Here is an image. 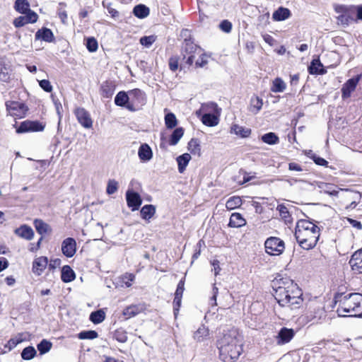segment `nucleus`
<instances>
[{
	"label": "nucleus",
	"mask_w": 362,
	"mask_h": 362,
	"mask_svg": "<svg viewBox=\"0 0 362 362\" xmlns=\"http://www.w3.org/2000/svg\"><path fill=\"white\" fill-rule=\"evenodd\" d=\"M102 94L104 97L110 98L112 96L113 91L107 83H105L101 86Z\"/></svg>",
	"instance_id": "4d7b16f0"
},
{
	"label": "nucleus",
	"mask_w": 362,
	"mask_h": 362,
	"mask_svg": "<svg viewBox=\"0 0 362 362\" xmlns=\"http://www.w3.org/2000/svg\"><path fill=\"white\" fill-rule=\"evenodd\" d=\"M23 341V339L22 335L19 334V335L11 339L8 341L7 344L6 345V347L8 348L9 350H11L13 348H15L17 346V344L22 342Z\"/></svg>",
	"instance_id": "09e8293b"
},
{
	"label": "nucleus",
	"mask_w": 362,
	"mask_h": 362,
	"mask_svg": "<svg viewBox=\"0 0 362 362\" xmlns=\"http://www.w3.org/2000/svg\"><path fill=\"white\" fill-rule=\"evenodd\" d=\"M193 339L199 343L210 339V331L208 327L201 325L193 334Z\"/></svg>",
	"instance_id": "f3484780"
},
{
	"label": "nucleus",
	"mask_w": 362,
	"mask_h": 362,
	"mask_svg": "<svg viewBox=\"0 0 362 362\" xmlns=\"http://www.w3.org/2000/svg\"><path fill=\"white\" fill-rule=\"evenodd\" d=\"M45 127V124L39 121L25 120L21 122L20 126L16 128V132L18 134H23L42 132Z\"/></svg>",
	"instance_id": "0eeeda50"
},
{
	"label": "nucleus",
	"mask_w": 362,
	"mask_h": 362,
	"mask_svg": "<svg viewBox=\"0 0 362 362\" xmlns=\"http://www.w3.org/2000/svg\"><path fill=\"white\" fill-rule=\"evenodd\" d=\"M337 312L341 317H361L362 294L354 293L344 296Z\"/></svg>",
	"instance_id": "20e7f679"
},
{
	"label": "nucleus",
	"mask_w": 362,
	"mask_h": 362,
	"mask_svg": "<svg viewBox=\"0 0 362 362\" xmlns=\"http://www.w3.org/2000/svg\"><path fill=\"white\" fill-rule=\"evenodd\" d=\"M40 86L46 92L50 93L52 90V86L48 80L40 81Z\"/></svg>",
	"instance_id": "052dcab7"
},
{
	"label": "nucleus",
	"mask_w": 362,
	"mask_h": 362,
	"mask_svg": "<svg viewBox=\"0 0 362 362\" xmlns=\"http://www.w3.org/2000/svg\"><path fill=\"white\" fill-rule=\"evenodd\" d=\"M185 280L181 279L177 284V289L175 293V296L182 297V294L185 290Z\"/></svg>",
	"instance_id": "680f3d73"
},
{
	"label": "nucleus",
	"mask_w": 362,
	"mask_h": 362,
	"mask_svg": "<svg viewBox=\"0 0 362 362\" xmlns=\"http://www.w3.org/2000/svg\"><path fill=\"white\" fill-rule=\"evenodd\" d=\"M353 19L354 18L351 16L349 11L341 13L337 17L338 22L342 25H348L350 21Z\"/></svg>",
	"instance_id": "3c124183"
},
{
	"label": "nucleus",
	"mask_w": 362,
	"mask_h": 362,
	"mask_svg": "<svg viewBox=\"0 0 362 362\" xmlns=\"http://www.w3.org/2000/svg\"><path fill=\"white\" fill-rule=\"evenodd\" d=\"M288 170L300 172V171H303V168L301 167L300 165L293 162V163H288Z\"/></svg>",
	"instance_id": "774afa93"
},
{
	"label": "nucleus",
	"mask_w": 362,
	"mask_h": 362,
	"mask_svg": "<svg viewBox=\"0 0 362 362\" xmlns=\"http://www.w3.org/2000/svg\"><path fill=\"white\" fill-rule=\"evenodd\" d=\"M86 47L90 52H95L98 47L97 40L94 37L88 38L86 42Z\"/></svg>",
	"instance_id": "603ef678"
},
{
	"label": "nucleus",
	"mask_w": 362,
	"mask_h": 362,
	"mask_svg": "<svg viewBox=\"0 0 362 362\" xmlns=\"http://www.w3.org/2000/svg\"><path fill=\"white\" fill-rule=\"evenodd\" d=\"M313 160L318 165L327 166L328 165V162L326 160L317 156H313Z\"/></svg>",
	"instance_id": "69168bd1"
},
{
	"label": "nucleus",
	"mask_w": 362,
	"mask_h": 362,
	"mask_svg": "<svg viewBox=\"0 0 362 362\" xmlns=\"http://www.w3.org/2000/svg\"><path fill=\"white\" fill-rule=\"evenodd\" d=\"M218 293V288L215 285H214L213 288H212V296L211 298V305H213V306L217 305L216 297H217Z\"/></svg>",
	"instance_id": "338daca9"
},
{
	"label": "nucleus",
	"mask_w": 362,
	"mask_h": 362,
	"mask_svg": "<svg viewBox=\"0 0 362 362\" xmlns=\"http://www.w3.org/2000/svg\"><path fill=\"white\" fill-rule=\"evenodd\" d=\"M14 7L18 12L22 14H25L32 11L30 9V4L27 0H16Z\"/></svg>",
	"instance_id": "2f4dec72"
},
{
	"label": "nucleus",
	"mask_w": 362,
	"mask_h": 362,
	"mask_svg": "<svg viewBox=\"0 0 362 362\" xmlns=\"http://www.w3.org/2000/svg\"><path fill=\"white\" fill-rule=\"evenodd\" d=\"M263 106V100L257 95H253L250 100V105L248 107L249 111L257 115Z\"/></svg>",
	"instance_id": "4be33fe9"
},
{
	"label": "nucleus",
	"mask_w": 362,
	"mask_h": 362,
	"mask_svg": "<svg viewBox=\"0 0 362 362\" xmlns=\"http://www.w3.org/2000/svg\"><path fill=\"white\" fill-rule=\"evenodd\" d=\"M184 135V129L182 127H177L176 128L170 135V139H169V144L170 146H175L180 139Z\"/></svg>",
	"instance_id": "7c9ffc66"
},
{
	"label": "nucleus",
	"mask_w": 362,
	"mask_h": 362,
	"mask_svg": "<svg viewBox=\"0 0 362 362\" xmlns=\"http://www.w3.org/2000/svg\"><path fill=\"white\" fill-rule=\"evenodd\" d=\"M221 109L218 108V105L215 103H203L200 108L196 111V115L199 117L201 115L205 114H216L220 115Z\"/></svg>",
	"instance_id": "4468645a"
},
{
	"label": "nucleus",
	"mask_w": 362,
	"mask_h": 362,
	"mask_svg": "<svg viewBox=\"0 0 362 362\" xmlns=\"http://www.w3.org/2000/svg\"><path fill=\"white\" fill-rule=\"evenodd\" d=\"M48 264V259L46 257H39L35 259L33 263V272L37 276L42 274Z\"/></svg>",
	"instance_id": "2eb2a0df"
},
{
	"label": "nucleus",
	"mask_w": 362,
	"mask_h": 362,
	"mask_svg": "<svg viewBox=\"0 0 362 362\" xmlns=\"http://www.w3.org/2000/svg\"><path fill=\"white\" fill-rule=\"evenodd\" d=\"M219 28L223 32L228 33L231 31L232 23L227 20H224L220 23Z\"/></svg>",
	"instance_id": "13d9d810"
},
{
	"label": "nucleus",
	"mask_w": 362,
	"mask_h": 362,
	"mask_svg": "<svg viewBox=\"0 0 362 362\" xmlns=\"http://www.w3.org/2000/svg\"><path fill=\"white\" fill-rule=\"evenodd\" d=\"M169 67L173 71L178 69V59L177 57H171L169 60Z\"/></svg>",
	"instance_id": "0e129e2a"
},
{
	"label": "nucleus",
	"mask_w": 362,
	"mask_h": 362,
	"mask_svg": "<svg viewBox=\"0 0 362 362\" xmlns=\"http://www.w3.org/2000/svg\"><path fill=\"white\" fill-rule=\"evenodd\" d=\"M135 276L132 274H127L123 277V282L126 285L127 287H130L132 286V282L134 281Z\"/></svg>",
	"instance_id": "e2e57ef3"
},
{
	"label": "nucleus",
	"mask_w": 362,
	"mask_h": 362,
	"mask_svg": "<svg viewBox=\"0 0 362 362\" xmlns=\"http://www.w3.org/2000/svg\"><path fill=\"white\" fill-rule=\"evenodd\" d=\"M219 115L216 114H205L201 115V120L202 123L208 127H215L218 124Z\"/></svg>",
	"instance_id": "a878e982"
},
{
	"label": "nucleus",
	"mask_w": 362,
	"mask_h": 362,
	"mask_svg": "<svg viewBox=\"0 0 362 362\" xmlns=\"http://www.w3.org/2000/svg\"><path fill=\"white\" fill-rule=\"evenodd\" d=\"M6 106L10 115L19 118L25 117L28 110L24 103L17 101H8Z\"/></svg>",
	"instance_id": "6e6552de"
},
{
	"label": "nucleus",
	"mask_w": 362,
	"mask_h": 362,
	"mask_svg": "<svg viewBox=\"0 0 362 362\" xmlns=\"http://www.w3.org/2000/svg\"><path fill=\"white\" fill-rule=\"evenodd\" d=\"M277 210L279 212V214L281 217L286 221V222H290L291 221V216L290 213L288 211V209L286 206L284 205H279L277 206Z\"/></svg>",
	"instance_id": "a18cd8bd"
},
{
	"label": "nucleus",
	"mask_w": 362,
	"mask_h": 362,
	"mask_svg": "<svg viewBox=\"0 0 362 362\" xmlns=\"http://www.w3.org/2000/svg\"><path fill=\"white\" fill-rule=\"evenodd\" d=\"M165 124L168 129H173L177 125V119L174 113L169 112L165 115Z\"/></svg>",
	"instance_id": "58836bf2"
},
{
	"label": "nucleus",
	"mask_w": 362,
	"mask_h": 362,
	"mask_svg": "<svg viewBox=\"0 0 362 362\" xmlns=\"http://www.w3.org/2000/svg\"><path fill=\"white\" fill-rule=\"evenodd\" d=\"M118 182L115 180H110L107 183L106 192L108 194H112L117 191Z\"/></svg>",
	"instance_id": "8fccbe9b"
},
{
	"label": "nucleus",
	"mask_w": 362,
	"mask_h": 362,
	"mask_svg": "<svg viewBox=\"0 0 362 362\" xmlns=\"http://www.w3.org/2000/svg\"><path fill=\"white\" fill-rule=\"evenodd\" d=\"M126 201L127 206L131 208L133 211L138 210L142 204V199L139 194L132 189L127 191Z\"/></svg>",
	"instance_id": "9d476101"
},
{
	"label": "nucleus",
	"mask_w": 362,
	"mask_h": 362,
	"mask_svg": "<svg viewBox=\"0 0 362 362\" xmlns=\"http://www.w3.org/2000/svg\"><path fill=\"white\" fill-rule=\"evenodd\" d=\"M129 96L124 91L119 92L115 98V103L118 106H124L129 100Z\"/></svg>",
	"instance_id": "a19ab883"
},
{
	"label": "nucleus",
	"mask_w": 362,
	"mask_h": 362,
	"mask_svg": "<svg viewBox=\"0 0 362 362\" xmlns=\"http://www.w3.org/2000/svg\"><path fill=\"white\" fill-rule=\"evenodd\" d=\"M360 80V76L349 79L341 89V98L345 100L351 97V93L356 90Z\"/></svg>",
	"instance_id": "9b49d317"
},
{
	"label": "nucleus",
	"mask_w": 362,
	"mask_h": 362,
	"mask_svg": "<svg viewBox=\"0 0 362 362\" xmlns=\"http://www.w3.org/2000/svg\"><path fill=\"white\" fill-rule=\"evenodd\" d=\"M191 160V156L189 153H184L177 158V162L178 165V170L180 173H182L189 160Z\"/></svg>",
	"instance_id": "c85d7f7f"
},
{
	"label": "nucleus",
	"mask_w": 362,
	"mask_h": 362,
	"mask_svg": "<svg viewBox=\"0 0 362 362\" xmlns=\"http://www.w3.org/2000/svg\"><path fill=\"white\" fill-rule=\"evenodd\" d=\"M149 8L144 4H139L136 6L133 10L134 14L139 18H144L147 17L149 15Z\"/></svg>",
	"instance_id": "72a5a7b5"
},
{
	"label": "nucleus",
	"mask_w": 362,
	"mask_h": 362,
	"mask_svg": "<svg viewBox=\"0 0 362 362\" xmlns=\"http://www.w3.org/2000/svg\"><path fill=\"white\" fill-rule=\"evenodd\" d=\"M138 156L141 160L144 162L149 161L153 156V152L151 147L146 144L141 145L139 148Z\"/></svg>",
	"instance_id": "b1692460"
},
{
	"label": "nucleus",
	"mask_w": 362,
	"mask_h": 362,
	"mask_svg": "<svg viewBox=\"0 0 362 362\" xmlns=\"http://www.w3.org/2000/svg\"><path fill=\"white\" fill-rule=\"evenodd\" d=\"M141 216L145 220L151 218L156 213V207L151 204L144 206L141 209Z\"/></svg>",
	"instance_id": "c756f323"
},
{
	"label": "nucleus",
	"mask_w": 362,
	"mask_h": 362,
	"mask_svg": "<svg viewBox=\"0 0 362 362\" xmlns=\"http://www.w3.org/2000/svg\"><path fill=\"white\" fill-rule=\"evenodd\" d=\"M14 233L18 236L28 240L33 238L34 232L31 227L27 225H23L14 230Z\"/></svg>",
	"instance_id": "6ab92c4d"
},
{
	"label": "nucleus",
	"mask_w": 362,
	"mask_h": 362,
	"mask_svg": "<svg viewBox=\"0 0 362 362\" xmlns=\"http://www.w3.org/2000/svg\"><path fill=\"white\" fill-rule=\"evenodd\" d=\"M197 55L199 56V58L195 62L196 66L203 67L208 64L207 57L203 53V52H201V54Z\"/></svg>",
	"instance_id": "5fc2aeb1"
},
{
	"label": "nucleus",
	"mask_w": 362,
	"mask_h": 362,
	"mask_svg": "<svg viewBox=\"0 0 362 362\" xmlns=\"http://www.w3.org/2000/svg\"><path fill=\"white\" fill-rule=\"evenodd\" d=\"M291 16L289 9L284 7L279 8L272 15V18L275 21H281L288 18Z\"/></svg>",
	"instance_id": "cd10ccee"
},
{
	"label": "nucleus",
	"mask_w": 362,
	"mask_h": 362,
	"mask_svg": "<svg viewBox=\"0 0 362 362\" xmlns=\"http://www.w3.org/2000/svg\"><path fill=\"white\" fill-rule=\"evenodd\" d=\"M129 95L132 98L133 102L137 105H143L146 102V94L140 89H133L129 92Z\"/></svg>",
	"instance_id": "aec40b11"
},
{
	"label": "nucleus",
	"mask_w": 362,
	"mask_h": 362,
	"mask_svg": "<svg viewBox=\"0 0 362 362\" xmlns=\"http://www.w3.org/2000/svg\"><path fill=\"white\" fill-rule=\"evenodd\" d=\"M35 349L33 346H28L23 350L21 356L24 360H30L35 357Z\"/></svg>",
	"instance_id": "c03bdc74"
},
{
	"label": "nucleus",
	"mask_w": 362,
	"mask_h": 362,
	"mask_svg": "<svg viewBox=\"0 0 362 362\" xmlns=\"http://www.w3.org/2000/svg\"><path fill=\"white\" fill-rule=\"evenodd\" d=\"M144 309L141 305H131L123 310V315L125 316L126 319H129L141 313Z\"/></svg>",
	"instance_id": "393cba45"
},
{
	"label": "nucleus",
	"mask_w": 362,
	"mask_h": 362,
	"mask_svg": "<svg viewBox=\"0 0 362 362\" xmlns=\"http://www.w3.org/2000/svg\"><path fill=\"white\" fill-rule=\"evenodd\" d=\"M230 132L241 138H247L251 134V129L237 124H233L230 127Z\"/></svg>",
	"instance_id": "412c9836"
},
{
	"label": "nucleus",
	"mask_w": 362,
	"mask_h": 362,
	"mask_svg": "<svg viewBox=\"0 0 362 362\" xmlns=\"http://www.w3.org/2000/svg\"><path fill=\"white\" fill-rule=\"evenodd\" d=\"M78 122L86 129H90L93 127V120L90 114L84 108L78 107L74 111Z\"/></svg>",
	"instance_id": "1a4fd4ad"
},
{
	"label": "nucleus",
	"mask_w": 362,
	"mask_h": 362,
	"mask_svg": "<svg viewBox=\"0 0 362 362\" xmlns=\"http://www.w3.org/2000/svg\"><path fill=\"white\" fill-rule=\"evenodd\" d=\"M219 357L223 362H234L240 356L243 349L241 341L234 330L225 334L218 342Z\"/></svg>",
	"instance_id": "7ed1b4c3"
},
{
	"label": "nucleus",
	"mask_w": 362,
	"mask_h": 362,
	"mask_svg": "<svg viewBox=\"0 0 362 362\" xmlns=\"http://www.w3.org/2000/svg\"><path fill=\"white\" fill-rule=\"evenodd\" d=\"M262 140L267 144L274 145L279 142V137L274 133L269 132L264 134L262 136Z\"/></svg>",
	"instance_id": "79ce46f5"
},
{
	"label": "nucleus",
	"mask_w": 362,
	"mask_h": 362,
	"mask_svg": "<svg viewBox=\"0 0 362 362\" xmlns=\"http://www.w3.org/2000/svg\"><path fill=\"white\" fill-rule=\"evenodd\" d=\"M62 252L67 257H73L76 252V242L72 238L64 239L62 243Z\"/></svg>",
	"instance_id": "ddd939ff"
},
{
	"label": "nucleus",
	"mask_w": 362,
	"mask_h": 362,
	"mask_svg": "<svg viewBox=\"0 0 362 362\" xmlns=\"http://www.w3.org/2000/svg\"><path fill=\"white\" fill-rule=\"evenodd\" d=\"M246 220L239 213H233L230 217L228 226L231 228H240L245 226Z\"/></svg>",
	"instance_id": "5701e85b"
},
{
	"label": "nucleus",
	"mask_w": 362,
	"mask_h": 362,
	"mask_svg": "<svg viewBox=\"0 0 362 362\" xmlns=\"http://www.w3.org/2000/svg\"><path fill=\"white\" fill-rule=\"evenodd\" d=\"M181 301H182V297L175 296V298L173 300V310H174V315H175V317H177L179 309L180 308Z\"/></svg>",
	"instance_id": "bf43d9fd"
},
{
	"label": "nucleus",
	"mask_w": 362,
	"mask_h": 362,
	"mask_svg": "<svg viewBox=\"0 0 362 362\" xmlns=\"http://www.w3.org/2000/svg\"><path fill=\"white\" fill-rule=\"evenodd\" d=\"M294 336V331L286 327L281 328L276 337L278 344H284L289 342Z\"/></svg>",
	"instance_id": "dca6fc26"
},
{
	"label": "nucleus",
	"mask_w": 362,
	"mask_h": 362,
	"mask_svg": "<svg viewBox=\"0 0 362 362\" xmlns=\"http://www.w3.org/2000/svg\"><path fill=\"white\" fill-rule=\"evenodd\" d=\"M188 149L192 153L199 154L201 148L199 141L196 139H192L188 143Z\"/></svg>",
	"instance_id": "37998d69"
},
{
	"label": "nucleus",
	"mask_w": 362,
	"mask_h": 362,
	"mask_svg": "<svg viewBox=\"0 0 362 362\" xmlns=\"http://www.w3.org/2000/svg\"><path fill=\"white\" fill-rule=\"evenodd\" d=\"M274 296L282 307L296 310L303 304V293L298 286L288 278L275 279L273 281Z\"/></svg>",
	"instance_id": "f257e3e1"
},
{
	"label": "nucleus",
	"mask_w": 362,
	"mask_h": 362,
	"mask_svg": "<svg viewBox=\"0 0 362 362\" xmlns=\"http://www.w3.org/2000/svg\"><path fill=\"white\" fill-rule=\"evenodd\" d=\"M64 6V5L63 4H59V7L58 8V16L61 21L65 24L66 23L68 16L66 11L63 8Z\"/></svg>",
	"instance_id": "6e6d98bb"
},
{
	"label": "nucleus",
	"mask_w": 362,
	"mask_h": 362,
	"mask_svg": "<svg viewBox=\"0 0 362 362\" xmlns=\"http://www.w3.org/2000/svg\"><path fill=\"white\" fill-rule=\"evenodd\" d=\"M156 40V37L153 35L142 37L140 39V43L146 47H149Z\"/></svg>",
	"instance_id": "864d4df0"
},
{
	"label": "nucleus",
	"mask_w": 362,
	"mask_h": 362,
	"mask_svg": "<svg viewBox=\"0 0 362 362\" xmlns=\"http://www.w3.org/2000/svg\"><path fill=\"white\" fill-rule=\"evenodd\" d=\"M320 228L308 220H299L296 226L295 237L299 245L304 250L313 249L320 238Z\"/></svg>",
	"instance_id": "f03ea898"
},
{
	"label": "nucleus",
	"mask_w": 362,
	"mask_h": 362,
	"mask_svg": "<svg viewBox=\"0 0 362 362\" xmlns=\"http://www.w3.org/2000/svg\"><path fill=\"white\" fill-rule=\"evenodd\" d=\"M61 277L64 282H71L75 279V274L71 268L66 265L62 268Z\"/></svg>",
	"instance_id": "473e14b6"
},
{
	"label": "nucleus",
	"mask_w": 362,
	"mask_h": 362,
	"mask_svg": "<svg viewBox=\"0 0 362 362\" xmlns=\"http://www.w3.org/2000/svg\"><path fill=\"white\" fill-rule=\"evenodd\" d=\"M242 204V199L238 196H234L232 197H230L226 203V207L228 210H233L235 209L239 206H240Z\"/></svg>",
	"instance_id": "f704fd0d"
},
{
	"label": "nucleus",
	"mask_w": 362,
	"mask_h": 362,
	"mask_svg": "<svg viewBox=\"0 0 362 362\" xmlns=\"http://www.w3.org/2000/svg\"><path fill=\"white\" fill-rule=\"evenodd\" d=\"M38 18L37 14L34 11H30L24 16H19L14 19L13 25L16 28L23 27L28 23H34Z\"/></svg>",
	"instance_id": "f8f14e48"
},
{
	"label": "nucleus",
	"mask_w": 362,
	"mask_h": 362,
	"mask_svg": "<svg viewBox=\"0 0 362 362\" xmlns=\"http://www.w3.org/2000/svg\"><path fill=\"white\" fill-rule=\"evenodd\" d=\"M349 264L353 270L362 273V248L354 253L349 260Z\"/></svg>",
	"instance_id": "a211bd4d"
},
{
	"label": "nucleus",
	"mask_w": 362,
	"mask_h": 362,
	"mask_svg": "<svg viewBox=\"0 0 362 362\" xmlns=\"http://www.w3.org/2000/svg\"><path fill=\"white\" fill-rule=\"evenodd\" d=\"M201 52H202V49L200 47L187 38L185 39L182 54L187 64L192 65L195 57L198 56L197 54H201Z\"/></svg>",
	"instance_id": "39448f33"
},
{
	"label": "nucleus",
	"mask_w": 362,
	"mask_h": 362,
	"mask_svg": "<svg viewBox=\"0 0 362 362\" xmlns=\"http://www.w3.org/2000/svg\"><path fill=\"white\" fill-rule=\"evenodd\" d=\"M322 64L320 63V60L314 59L311 62L310 66H309V72L310 74H324V71L322 69Z\"/></svg>",
	"instance_id": "e433bc0d"
},
{
	"label": "nucleus",
	"mask_w": 362,
	"mask_h": 362,
	"mask_svg": "<svg viewBox=\"0 0 362 362\" xmlns=\"http://www.w3.org/2000/svg\"><path fill=\"white\" fill-rule=\"evenodd\" d=\"M52 343L46 339H43L38 345L37 349L41 354L48 352L52 348Z\"/></svg>",
	"instance_id": "de8ad7c7"
},
{
	"label": "nucleus",
	"mask_w": 362,
	"mask_h": 362,
	"mask_svg": "<svg viewBox=\"0 0 362 362\" xmlns=\"http://www.w3.org/2000/svg\"><path fill=\"white\" fill-rule=\"evenodd\" d=\"M266 252L270 255H279L285 248L284 243L279 238L270 237L264 243Z\"/></svg>",
	"instance_id": "423d86ee"
},
{
	"label": "nucleus",
	"mask_w": 362,
	"mask_h": 362,
	"mask_svg": "<svg viewBox=\"0 0 362 362\" xmlns=\"http://www.w3.org/2000/svg\"><path fill=\"white\" fill-rule=\"evenodd\" d=\"M34 226L36 230L41 235L47 233L49 230V226L42 220L36 219L34 221Z\"/></svg>",
	"instance_id": "4c0bfd02"
},
{
	"label": "nucleus",
	"mask_w": 362,
	"mask_h": 362,
	"mask_svg": "<svg viewBox=\"0 0 362 362\" xmlns=\"http://www.w3.org/2000/svg\"><path fill=\"white\" fill-rule=\"evenodd\" d=\"M286 85L281 78H275L272 82L271 90L274 93H281L284 91Z\"/></svg>",
	"instance_id": "c9c22d12"
},
{
	"label": "nucleus",
	"mask_w": 362,
	"mask_h": 362,
	"mask_svg": "<svg viewBox=\"0 0 362 362\" xmlns=\"http://www.w3.org/2000/svg\"><path fill=\"white\" fill-rule=\"evenodd\" d=\"M98 336V333L94 330L83 331L78 334L80 339H94Z\"/></svg>",
	"instance_id": "49530a36"
},
{
	"label": "nucleus",
	"mask_w": 362,
	"mask_h": 362,
	"mask_svg": "<svg viewBox=\"0 0 362 362\" xmlns=\"http://www.w3.org/2000/svg\"><path fill=\"white\" fill-rule=\"evenodd\" d=\"M36 40H42L44 41L51 42L54 40V35L50 29L42 28L39 30L35 34Z\"/></svg>",
	"instance_id": "bb28decb"
},
{
	"label": "nucleus",
	"mask_w": 362,
	"mask_h": 362,
	"mask_svg": "<svg viewBox=\"0 0 362 362\" xmlns=\"http://www.w3.org/2000/svg\"><path fill=\"white\" fill-rule=\"evenodd\" d=\"M105 314L102 310L93 312L90 315V320L94 324H99L105 320Z\"/></svg>",
	"instance_id": "ea45409f"
}]
</instances>
